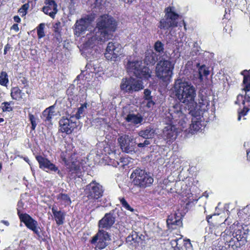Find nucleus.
Returning a JSON list of instances; mask_svg holds the SVG:
<instances>
[{
  "label": "nucleus",
  "instance_id": "obj_22",
  "mask_svg": "<svg viewBox=\"0 0 250 250\" xmlns=\"http://www.w3.org/2000/svg\"><path fill=\"white\" fill-rule=\"evenodd\" d=\"M227 223H228V219H226L224 222L223 223H221L220 225H213L211 226V232H213L216 234V235L218 236H220V238L221 240L223 241L224 242V239L222 238V235H223V233H224V231L223 230L225 228V225Z\"/></svg>",
  "mask_w": 250,
  "mask_h": 250
},
{
  "label": "nucleus",
  "instance_id": "obj_1",
  "mask_svg": "<svg viewBox=\"0 0 250 250\" xmlns=\"http://www.w3.org/2000/svg\"><path fill=\"white\" fill-rule=\"evenodd\" d=\"M116 20L109 15H103L96 20V25L92 32L86 35L87 41L83 45L85 48H93L103 44L111 37L117 28Z\"/></svg>",
  "mask_w": 250,
  "mask_h": 250
},
{
  "label": "nucleus",
  "instance_id": "obj_36",
  "mask_svg": "<svg viewBox=\"0 0 250 250\" xmlns=\"http://www.w3.org/2000/svg\"><path fill=\"white\" fill-rule=\"evenodd\" d=\"M7 74L6 72L2 71L0 75V84L5 86L8 82Z\"/></svg>",
  "mask_w": 250,
  "mask_h": 250
},
{
  "label": "nucleus",
  "instance_id": "obj_20",
  "mask_svg": "<svg viewBox=\"0 0 250 250\" xmlns=\"http://www.w3.org/2000/svg\"><path fill=\"white\" fill-rule=\"evenodd\" d=\"M51 209L56 224L58 226L62 225L64 223L65 213L64 211L58 210L56 206H53Z\"/></svg>",
  "mask_w": 250,
  "mask_h": 250
},
{
  "label": "nucleus",
  "instance_id": "obj_54",
  "mask_svg": "<svg viewBox=\"0 0 250 250\" xmlns=\"http://www.w3.org/2000/svg\"><path fill=\"white\" fill-rule=\"evenodd\" d=\"M15 95H16V89H15V87H13L12 89V91H11V97H12V98L13 99H15V98L14 97Z\"/></svg>",
  "mask_w": 250,
  "mask_h": 250
},
{
  "label": "nucleus",
  "instance_id": "obj_46",
  "mask_svg": "<svg viewBox=\"0 0 250 250\" xmlns=\"http://www.w3.org/2000/svg\"><path fill=\"white\" fill-rule=\"evenodd\" d=\"M144 98L146 100H149L152 99V97L151 96V91L149 90L146 89L144 90Z\"/></svg>",
  "mask_w": 250,
  "mask_h": 250
},
{
  "label": "nucleus",
  "instance_id": "obj_42",
  "mask_svg": "<svg viewBox=\"0 0 250 250\" xmlns=\"http://www.w3.org/2000/svg\"><path fill=\"white\" fill-rule=\"evenodd\" d=\"M167 224L169 226L171 225H176L178 226H180L182 225V221L180 219H175V220H171L170 219H168L167 220Z\"/></svg>",
  "mask_w": 250,
  "mask_h": 250
},
{
  "label": "nucleus",
  "instance_id": "obj_37",
  "mask_svg": "<svg viewBox=\"0 0 250 250\" xmlns=\"http://www.w3.org/2000/svg\"><path fill=\"white\" fill-rule=\"evenodd\" d=\"M45 24L44 23H41L37 27V33L39 38H42L45 36L44 32V28Z\"/></svg>",
  "mask_w": 250,
  "mask_h": 250
},
{
  "label": "nucleus",
  "instance_id": "obj_6",
  "mask_svg": "<svg viewBox=\"0 0 250 250\" xmlns=\"http://www.w3.org/2000/svg\"><path fill=\"white\" fill-rule=\"evenodd\" d=\"M167 117L170 120H173L177 122L179 129L181 130L186 129L189 124L188 123V120L185 115L181 111L180 104H176L169 108Z\"/></svg>",
  "mask_w": 250,
  "mask_h": 250
},
{
  "label": "nucleus",
  "instance_id": "obj_2",
  "mask_svg": "<svg viewBox=\"0 0 250 250\" xmlns=\"http://www.w3.org/2000/svg\"><path fill=\"white\" fill-rule=\"evenodd\" d=\"M172 90L176 99L188 106V114L195 117L200 114L199 109L195 101L196 90L190 82L181 79H177Z\"/></svg>",
  "mask_w": 250,
  "mask_h": 250
},
{
  "label": "nucleus",
  "instance_id": "obj_5",
  "mask_svg": "<svg viewBox=\"0 0 250 250\" xmlns=\"http://www.w3.org/2000/svg\"><path fill=\"white\" fill-rule=\"evenodd\" d=\"M130 178L133 179L132 183L134 185L143 188L149 187L154 181L149 173L139 168L133 170Z\"/></svg>",
  "mask_w": 250,
  "mask_h": 250
},
{
  "label": "nucleus",
  "instance_id": "obj_39",
  "mask_svg": "<svg viewBox=\"0 0 250 250\" xmlns=\"http://www.w3.org/2000/svg\"><path fill=\"white\" fill-rule=\"evenodd\" d=\"M53 31L55 33V35L56 36H60V32H61V23L60 22H58L55 23L53 25Z\"/></svg>",
  "mask_w": 250,
  "mask_h": 250
},
{
  "label": "nucleus",
  "instance_id": "obj_32",
  "mask_svg": "<svg viewBox=\"0 0 250 250\" xmlns=\"http://www.w3.org/2000/svg\"><path fill=\"white\" fill-rule=\"evenodd\" d=\"M164 45L160 41H157L154 46V50L158 53L159 56H161L164 53Z\"/></svg>",
  "mask_w": 250,
  "mask_h": 250
},
{
  "label": "nucleus",
  "instance_id": "obj_51",
  "mask_svg": "<svg viewBox=\"0 0 250 250\" xmlns=\"http://www.w3.org/2000/svg\"><path fill=\"white\" fill-rule=\"evenodd\" d=\"M11 48V45L7 43L4 47V54H6L7 52L9 51V50Z\"/></svg>",
  "mask_w": 250,
  "mask_h": 250
},
{
  "label": "nucleus",
  "instance_id": "obj_31",
  "mask_svg": "<svg viewBox=\"0 0 250 250\" xmlns=\"http://www.w3.org/2000/svg\"><path fill=\"white\" fill-rule=\"evenodd\" d=\"M209 71L207 69L205 65H202L198 69V78L200 81L203 80V76H207L209 75Z\"/></svg>",
  "mask_w": 250,
  "mask_h": 250
},
{
  "label": "nucleus",
  "instance_id": "obj_57",
  "mask_svg": "<svg viewBox=\"0 0 250 250\" xmlns=\"http://www.w3.org/2000/svg\"><path fill=\"white\" fill-rule=\"evenodd\" d=\"M247 158L250 161V151H247Z\"/></svg>",
  "mask_w": 250,
  "mask_h": 250
},
{
  "label": "nucleus",
  "instance_id": "obj_24",
  "mask_svg": "<svg viewBox=\"0 0 250 250\" xmlns=\"http://www.w3.org/2000/svg\"><path fill=\"white\" fill-rule=\"evenodd\" d=\"M131 77L128 79L125 78L122 79L120 84V88L122 91L125 93H131Z\"/></svg>",
  "mask_w": 250,
  "mask_h": 250
},
{
  "label": "nucleus",
  "instance_id": "obj_64",
  "mask_svg": "<svg viewBox=\"0 0 250 250\" xmlns=\"http://www.w3.org/2000/svg\"><path fill=\"white\" fill-rule=\"evenodd\" d=\"M13 19L15 21H16V16H14L13 17Z\"/></svg>",
  "mask_w": 250,
  "mask_h": 250
},
{
  "label": "nucleus",
  "instance_id": "obj_61",
  "mask_svg": "<svg viewBox=\"0 0 250 250\" xmlns=\"http://www.w3.org/2000/svg\"><path fill=\"white\" fill-rule=\"evenodd\" d=\"M2 168V164L1 162H0V171H1Z\"/></svg>",
  "mask_w": 250,
  "mask_h": 250
},
{
  "label": "nucleus",
  "instance_id": "obj_23",
  "mask_svg": "<svg viewBox=\"0 0 250 250\" xmlns=\"http://www.w3.org/2000/svg\"><path fill=\"white\" fill-rule=\"evenodd\" d=\"M241 74L244 76L243 91H249L250 90V70H244L241 72Z\"/></svg>",
  "mask_w": 250,
  "mask_h": 250
},
{
  "label": "nucleus",
  "instance_id": "obj_40",
  "mask_svg": "<svg viewBox=\"0 0 250 250\" xmlns=\"http://www.w3.org/2000/svg\"><path fill=\"white\" fill-rule=\"evenodd\" d=\"M249 104H248L247 105H243V109L239 113V115L238 117V120L240 121L241 118L242 116H245L246 115L247 113L249 111L250 109L249 108Z\"/></svg>",
  "mask_w": 250,
  "mask_h": 250
},
{
  "label": "nucleus",
  "instance_id": "obj_17",
  "mask_svg": "<svg viewBox=\"0 0 250 250\" xmlns=\"http://www.w3.org/2000/svg\"><path fill=\"white\" fill-rule=\"evenodd\" d=\"M36 159L39 164V167L40 168L45 170L46 169H49L52 171H57L58 174L62 176V173L57 167L52 163L49 160L41 155H37Z\"/></svg>",
  "mask_w": 250,
  "mask_h": 250
},
{
  "label": "nucleus",
  "instance_id": "obj_52",
  "mask_svg": "<svg viewBox=\"0 0 250 250\" xmlns=\"http://www.w3.org/2000/svg\"><path fill=\"white\" fill-rule=\"evenodd\" d=\"M182 240L181 238L180 239H175L174 240H172L171 241V244L172 245H175L176 247H177L178 245V241Z\"/></svg>",
  "mask_w": 250,
  "mask_h": 250
},
{
  "label": "nucleus",
  "instance_id": "obj_56",
  "mask_svg": "<svg viewBox=\"0 0 250 250\" xmlns=\"http://www.w3.org/2000/svg\"><path fill=\"white\" fill-rule=\"evenodd\" d=\"M201 100L203 101V102H200V103H203V104L204 105L208 104V102L206 99L203 100L202 98H201Z\"/></svg>",
  "mask_w": 250,
  "mask_h": 250
},
{
  "label": "nucleus",
  "instance_id": "obj_58",
  "mask_svg": "<svg viewBox=\"0 0 250 250\" xmlns=\"http://www.w3.org/2000/svg\"><path fill=\"white\" fill-rule=\"evenodd\" d=\"M11 29L16 30V23H14L11 27Z\"/></svg>",
  "mask_w": 250,
  "mask_h": 250
},
{
  "label": "nucleus",
  "instance_id": "obj_7",
  "mask_svg": "<svg viewBox=\"0 0 250 250\" xmlns=\"http://www.w3.org/2000/svg\"><path fill=\"white\" fill-rule=\"evenodd\" d=\"M127 72L137 77L148 79L151 76V71L148 67L143 65V62L140 61H129L127 64Z\"/></svg>",
  "mask_w": 250,
  "mask_h": 250
},
{
  "label": "nucleus",
  "instance_id": "obj_34",
  "mask_svg": "<svg viewBox=\"0 0 250 250\" xmlns=\"http://www.w3.org/2000/svg\"><path fill=\"white\" fill-rule=\"evenodd\" d=\"M87 105V103H84L81 105V107L78 108V111L75 115V117L76 119H80L82 117V115H83L84 110L86 109Z\"/></svg>",
  "mask_w": 250,
  "mask_h": 250
},
{
  "label": "nucleus",
  "instance_id": "obj_53",
  "mask_svg": "<svg viewBox=\"0 0 250 250\" xmlns=\"http://www.w3.org/2000/svg\"><path fill=\"white\" fill-rule=\"evenodd\" d=\"M126 241L130 242H131L132 241L134 242V238H132V237L130 235H129L126 238Z\"/></svg>",
  "mask_w": 250,
  "mask_h": 250
},
{
  "label": "nucleus",
  "instance_id": "obj_28",
  "mask_svg": "<svg viewBox=\"0 0 250 250\" xmlns=\"http://www.w3.org/2000/svg\"><path fill=\"white\" fill-rule=\"evenodd\" d=\"M131 83V93H132L133 92L138 91L143 89L144 87L143 85V83L141 80H136L132 78Z\"/></svg>",
  "mask_w": 250,
  "mask_h": 250
},
{
  "label": "nucleus",
  "instance_id": "obj_15",
  "mask_svg": "<svg viewBox=\"0 0 250 250\" xmlns=\"http://www.w3.org/2000/svg\"><path fill=\"white\" fill-rule=\"evenodd\" d=\"M73 116L62 117L59 121L60 130L67 134H70L77 126V123L73 121Z\"/></svg>",
  "mask_w": 250,
  "mask_h": 250
},
{
  "label": "nucleus",
  "instance_id": "obj_10",
  "mask_svg": "<svg viewBox=\"0 0 250 250\" xmlns=\"http://www.w3.org/2000/svg\"><path fill=\"white\" fill-rule=\"evenodd\" d=\"M85 191L89 199L98 200L103 196L104 189L102 185L93 181L86 186Z\"/></svg>",
  "mask_w": 250,
  "mask_h": 250
},
{
  "label": "nucleus",
  "instance_id": "obj_43",
  "mask_svg": "<svg viewBox=\"0 0 250 250\" xmlns=\"http://www.w3.org/2000/svg\"><path fill=\"white\" fill-rule=\"evenodd\" d=\"M41 118L45 122H50V117L49 116V113L46 108L42 112Z\"/></svg>",
  "mask_w": 250,
  "mask_h": 250
},
{
  "label": "nucleus",
  "instance_id": "obj_4",
  "mask_svg": "<svg viewBox=\"0 0 250 250\" xmlns=\"http://www.w3.org/2000/svg\"><path fill=\"white\" fill-rule=\"evenodd\" d=\"M174 64L168 60H160L156 66V75L164 82L170 80L173 75Z\"/></svg>",
  "mask_w": 250,
  "mask_h": 250
},
{
  "label": "nucleus",
  "instance_id": "obj_60",
  "mask_svg": "<svg viewBox=\"0 0 250 250\" xmlns=\"http://www.w3.org/2000/svg\"><path fill=\"white\" fill-rule=\"evenodd\" d=\"M20 21H21V19L18 16H17V23L20 22Z\"/></svg>",
  "mask_w": 250,
  "mask_h": 250
},
{
  "label": "nucleus",
  "instance_id": "obj_44",
  "mask_svg": "<svg viewBox=\"0 0 250 250\" xmlns=\"http://www.w3.org/2000/svg\"><path fill=\"white\" fill-rule=\"evenodd\" d=\"M29 118L32 125L31 128L32 130H34L37 125L36 118L34 116L31 114H29Z\"/></svg>",
  "mask_w": 250,
  "mask_h": 250
},
{
  "label": "nucleus",
  "instance_id": "obj_18",
  "mask_svg": "<svg viewBox=\"0 0 250 250\" xmlns=\"http://www.w3.org/2000/svg\"><path fill=\"white\" fill-rule=\"evenodd\" d=\"M45 4L42 8V11L53 18L58 11L56 3L54 0H46Z\"/></svg>",
  "mask_w": 250,
  "mask_h": 250
},
{
  "label": "nucleus",
  "instance_id": "obj_3",
  "mask_svg": "<svg viewBox=\"0 0 250 250\" xmlns=\"http://www.w3.org/2000/svg\"><path fill=\"white\" fill-rule=\"evenodd\" d=\"M222 237L226 248L236 250L250 241V226L234 223L225 229Z\"/></svg>",
  "mask_w": 250,
  "mask_h": 250
},
{
  "label": "nucleus",
  "instance_id": "obj_63",
  "mask_svg": "<svg viewBox=\"0 0 250 250\" xmlns=\"http://www.w3.org/2000/svg\"><path fill=\"white\" fill-rule=\"evenodd\" d=\"M18 204H19V206H21V205L22 204V203L21 202H19Z\"/></svg>",
  "mask_w": 250,
  "mask_h": 250
},
{
  "label": "nucleus",
  "instance_id": "obj_16",
  "mask_svg": "<svg viewBox=\"0 0 250 250\" xmlns=\"http://www.w3.org/2000/svg\"><path fill=\"white\" fill-rule=\"evenodd\" d=\"M116 218V216L113 212L106 213L98 222L99 229L104 230L110 229L115 223Z\"/></svg>",
  "mask_w": 250,
  "mask_h": 250
},
{
  "label": "nucleus",
  "instance_id": "obj_55",
  "mask_svg": "<svg viewBox=\"0 0 250 250\" xmlns=\"http://www.w3.org/2000/svg\"><path fill=\"white\" fill-rule=\"evenodd\" d=\"M104 1V0H96V2L97 5H102V3Z\"/></svg>",
  "mask_w": 250,
  "mask_h": 250
},
{
  "label": "nucleus",
  "instance_id": "obj_47",
  "mask_svg": "<svg viewBox=\"0 0 250 250\" xmlns=\"http://www.w3.org/2000/svg\"><path fill=\"white\" fill-rule=\"evenodd\" d=\"M150 144L149 140H146L143 143H140L137 144V146L140 148H145Z\"/></svg>",
  "mask_w": 250,
  "mask_h": 250
},
{
  "label": "nucleus",
  "instance_id": "obj_12",
  "mask_svg": "<svg viewBox=\"0 0 250 250\" xmlns=\"http://www.w3.org/2000/svg\"><path fill=\"white\" fill-rule=\"evenodd\" d=\"M110 240V236L106 230L99 229L97 233L91 240V243L92 244L96 243V247L101 250L108 245Z\"/></svg>",
  "mask_w": 250,
  "mask_h": 250
},
{
  "label": "nucleus",
  "instance_id": "obj_59",
  "mask_svg": "<svg viewBox=\"0 0 250 250\" xmlns=\"http://www.w3.org/2000/svg\"><path fill=\"white\" fill-rule=\"evenodd\" d=\"M211 217H212V216H211V215H210H210H208V216H207V220H208V222H209V220Z\"/></svg>",
  "mask_w": 250,
  "mask_h": 250
},
{
  "label": "nucleus",
  "instance_id": "obj_14",
  "mask_svg": "<svg viewBox=\"0 0 250 250\" xmlns=\"http://www.w3.org/2000/svg\"><path fill=\"white\" fill-rule=\"evenodd\" d=\"M133 140V137L128 135L121 136L118 139L120 147L123 152L126 153H132L135 152V145L131 144Z\"/></svg>",
  "mask_w": 250,
  "mask_h": 250
},
{
  "label": "nucleus",
  "instance_id": "obj_62",
  "mask_svg": "<svg viewBox=\"0 0 250 250\" xmlns=\"http://www.w3.org/2000/svg\"><path fill=\"white\" fill-rule=\"evenodd\" d=\"M3 0H0V6H1V5L2 4Z\"/></svg>",
  "mask_w": 250,
  "mask_h": 250
},
{
  "label": "nucleus",
  "instance_id": "obj_19",
  "mask_svg": "<svg viewBox=\"0 0 250 250\" xmlns=\"http://www.w3.org/2000/svg\"><path fill=\"white\" fill-rule=\"evenodd\" d=\"M176 127L170 125L165 126L163 130L162 137L167 141L173 140L176 138Z\"/></svg>",
  "mask_w": 250,
  "mask_h": 250
},
{
  "label": "nucleus",
  "instance_id": "obj_50",
  "mask_svg": "<svg viewBox=\"0 0 250 250\" xmlns=\"http://www.w3.org/2000/svg\"><path fill=\"white\" fill-rule=\"evenodd\" d=\"M147 103L146 104V106L148 108H150L152 107L154 104V102L152 101V99H150L149 100H147Z\"/></svg>",
  "mask_w": 250,
  "mask_h": 250
},
{
  "label": "nucleus",
  "instance_id": "obj_49",
  "mask_svg": "<svg viewBox=\"0 0 250 250\" xmlns=\"http://www.w3.org/2000/svg\"><path fill=\"white\" fill-rule=\"evenodd\" d=\"M130 235L132 237V238H134V242H137L138 239H140V237H139L138 234L136 231H132V234Z\"/></svg>",
  "mask_w": 250,
  "mask_h": 250
},
{
  "label": "nucleus",
  "instance_id": "obj_38",
  "mask_svg": "<svg viewBox=\"0 0 250 250\" xmlns=\"http://www.w3.org/2000/svg\"><path fill=\"white\" fill-rule=\"evenodd\" d=\"M29 8V4L25 3L22 5L21 7L18 10V12L21 17L26 14L27 9Z\"/></svg>",
  "mask_w": 250,
  "mask_h": 250
},
{
  "label": "nucleus",
  "instance_id": "obj_8",
  "mask_svg": "<svg viewBox=\"0 0 250 250\" xmlns=\"http://www.w3.org/2000/svg\"><path fill=\"white\" fill-rule=\"evenodd\" d=\"M165 18L160 21L159 27L160 29L166 30L171 27L178 26L179 24L177 20L179 16L174 12V8L167 7L165 9ZM179 25L181 26L180 24Z\"/></svg>",
  "mask_w": 250,
  "mask_h": 250
},
{
  "label": "nucleus",
  "instance_id": "obj_30",
  "mask_svg": "<svg viewBox=\"0 0 250 250\" xmlns=\"http://www.w3.org/2000/svg\"><path fill=\"white\" fill-rule=\"evenodd\" d=\"M14 102L13 101L4 102L1 103L0 108L2 112H10L13 109Z\"/></svg>",
  "mask_w": 250,
  "mask_h": 250
},
{
  "label": "nucleus",
  "instance_id": "obj_11",
  "mask_svg": "<svg viewBox=\"0 0 250 250\" xmlns=\"http://www.w3.org/2000/svg\"><path fill=\"white\" fill-rule=\"evenodd\" d=\"M18 215L21 222L23 223L28 229L32 230L36 234L40 236V227L36 220L32 218L28 214L23 213L20 210L18 211Z\"/></svg>",
  "mask_w": 250,
  "mask_h": 250
},
{
  "label": "nucleus",
  "instance_id": "obj_33",
  "mask_svg": "<svg viewBox=\"0 0 250 250\" xmlns=\"http://www.w3.org/2000/svg\"><path fill=\"white\" fill-rule=\"evenodd\" d=\"M211 227H209L208 229H206V234L205 235V241H210L213 239H215L217 237L216 234L213 232L211 231Z\"/></svg>",
  "mask_w": 250,
  "mask_h": 250
},
{
  "label": "nucleus",
  "instance_id": "obj_41",
  "mask_svg": "<svg viewBox=\"0 0 250 250\" xmlns=\"http://www.w3.org/2000/svg\"><path fill=\"white\" fill-rule=\"evenodd\" d=\"M120 202L122 205L123 207H124L125 209L130 210V211L133 212L134 211V209L132 208L127 203L125 198H122L120 199Z\"/></svg>",
  "mask_w": 250,
  "mask_h": 250
},
{
  "label": "nucleus",
  "instance_id": "obj_21",
  "mask_svg": "<svg viewBox=\"0 0 250 250\" xmlns=\"http://www.w3.org/2000/svg\"><path fill=\"white\" fill-rule=\"evenodd\" d=\"M155 129L152 126H148L138 132V135L146 140L152 139L155 135Z\"/></svg>",
  "mask_w": 250,
  "mask_h": 250
},
{
  "label": "nucleus",
  "instance_id": "obj_35",
  "mask_svg": "<svg viewBox=\"0 0 250 250\" xmlns=\"http://www.w3.org/2000/svg\"><path fill=\"white\" fill-rule=\"evenodd\" d=\"M58 199L63 201L65 205H70L71 203L70 197L67 194H60L58 196Z\"/></svg>",
  "mask_w": 250,
  "mask_h": 250
},
{
  "label": "nucleus",
  "instance_id": "obj_13",
  "mask_svg": "<svg viewBox=\"0 0 250 250\" xmlns=\"http://www.w3.org/2000/svg\"><path fill=\"white\" fill-rule=\"evenodd\" d=\"M122 46L119 43L109 42L104 53L105 57L108 60L115 61L117 57L122 54Z\"/></svg>",
  "mask_w": 250,
  "mask_h": 250
},
{
  "label": "nucleus",
  "instance_id": "obj_48",
  "mask_svg": "<svg viewBox=\"0 0 250 250\" xmlns=\"http://www.w3.org/2000/svg\"><path fill=\"white\" fill-rule=\"evenodd\" d=\"M184 246L187 250H192V245L189 239L184 240Z\"/></svg>",
  "mask_w": 250,
  "mask_h": 250
},
{
  "label": "nucleus",
  "instance_id": "obj_25",
  "mask_svg": "<svg viewBox=\"0 0 250 250\" xmlns=\"http://www.w3.org/2000/svg\"><path fill=\"white\" fill-rule=\"evenodd\" d=\"M161 56L156 53L150 52L146 54L145 61L147 63L154 64L157 61L160 60Z\"/></svg>",
  "mask_w": 250,
  "mask_h": 250
},
{
  "label": "nucleus",
  "instance_id": "obj_9",
  "mask_svg": "<svg viewBox=\"0 0 250 250\" xmlns=\"http://www.w3.org/2000/svg\"><path fill=\"white\" fill-rule=\"evenodd\" d=\"M94 17L92 15H87L77 20L75 24V34L78 36L89 30L92 27Z\"/></svg>",
  "mask_w": 250,
  "mask_h": 250
},
{
  "label": "nucleus",
  "instance_id": "obj_26",
  "mask_svg": "<svg viewBox=\"0 0 250 250\" xmlns=\"http://www.w3.org/2000/svg\"><path fill=\"white\" fill-rule=\"evenodd\" d=\"M125 120L128 122L137 125L141 123L143 120V118L142 116L139 114H129L125 117Z\"/></svg>",
  "mask_w": 250,
  "mask_h": 250
},
{
  "label": "nucleus",
  "instance_id": "obj_45",
  "mask_svg": "<svg viewBox=\"0 0 250 250\" xmlns=\"http://www.w3.org/2000/svg\"><path fill=\"white\" fill-rule=\"evenodd\" d=\"M55 105V104L47 108V110H48L49 113V116L50 117L51 120H52V118L56 115L55 111L54 110Z\"/></svg>",
  "mask_w": 250,
  "mask_h": 250
},
{
  "label": "nucleus",
  "instance_id": "obj_29",
  "mask_svg": "<svg viewBox=\"0 0 250 250\" xmlns=\"http://www.w3.org/2000/svg\"><path fill=\"white\" fill-rule=\"evenodd\" d=\"M245 92V95L243 94H239L237 96V101L235 102L236 104H239L240 101H242V103L243 105L249 104L250 105V96L247 94V92L244 91Z\"/></svg>",
  "mask_w": 250,
  "mask_h": 250
},
{
  "label": "nucleus",
  "instance_id": "obj_27",
  "mask_svg": "<svg viewBox=\"0 0 250 250\" xmlns=\"http://www.w3.org/2000/svg\"><path fill=\"white\" fill-rule=\"evenodd\" d=\"M200 113L198 116H193L194 118L192 119V124L189 125V128L191 133H193L194 131H197L200 129V123L198 121L200 119Z\"/></svg>",
  "mask_w": 250,
  "mask_h": 250
}]
</instances>
